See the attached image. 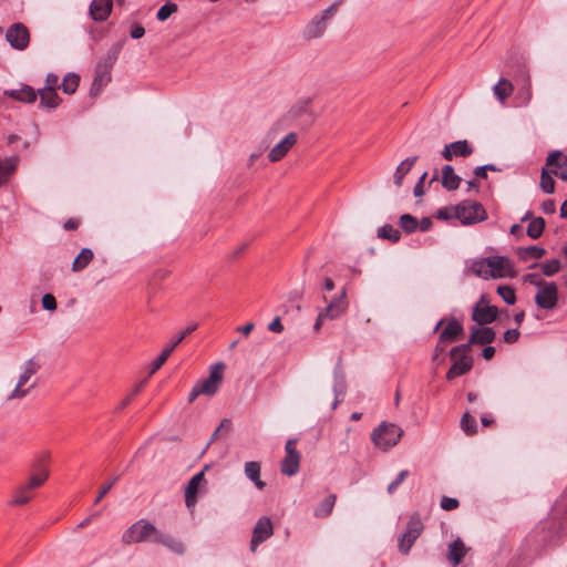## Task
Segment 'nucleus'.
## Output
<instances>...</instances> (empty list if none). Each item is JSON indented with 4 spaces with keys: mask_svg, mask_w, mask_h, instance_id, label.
Masks as SVG:
<instances>
[{
    "mask_svg": "<svg viewBox=\"0 0 567 567\" xmlns=\"http://www.w3.org/2000/svg\"><path fill=\"white\" fill-rule=\"evenodd\" d=\"M470 271L485 280L491 278H514L516 276L511 259L505 256H489L474 259L471 262Z\"/></svg>",
    "mask_w": 567,
    "mask_h": 567,
    "instance_id": "f257e3e1",
    "label": "nucleus"
},
{
    "mask_svg": "<svg viewBox=\"0 0 567 567\" xmlns=\"http://www.w3.org/2000/svg\"><path fill=\"white\" fill-rule=\"evenodd\" d=\"M40 369L41 364L34 358H31L21 364L16 386L7 396V400L12 401L25 398L31 390L37 386V382L32 380V378L40 371Z\"/></svg>",
    "mask_w": 567,
    "mask_h": 567,
    "instance_id": "f03ea898",
    "label": "nucleus"
},
{
    "mask_svg": "<svg viewBox=\"0 0 567 567\" xmlns=\"http://www.w3.org/2000/svg\"><path fill=\"white\" fill-rule=\"evenodd\" d=\"M338 7L339 2H334L327 9L315 14L302 30L303 39L315 40L322 38L327 31L328 23L337 13Z\"/></svg>",
    "mask_w": 567,
    "mask_h": 567,
    "instance_id": "7ed1b4c3",
    "label": "nucleus"
},
{
    "mask_svg": "<svg viewBox=\"0 0 567 567\" xmlns=\"http://www.w3.org/2000/svg\"><path fill=\"white\" fill-rule=\"evenodd\" d=\"M402 435L403 430L399 425L394 423L382 422L372 431L371 440L375 447L386 452L399 443Z\"/></svg>",
    "mask_w": 567,
    "mask_h": 567,
    "instance_id": "20e7f679",
    "label": "nucleus"
},
{
    "mask_svg": "<svg viewBox=\"0 0 567 567\" xmlns=\"http://www.w3.org/2000/svg\"><path fill=\"white\" fill-rule=\"evenodd\" d=\"M158 529L154 524L146 519H140L131 525L122 535V542L125 545L143 543L146 540L154 542Z\"/></svg>",
    "mask_w": 567,
    "mask_h": 567,
    "instance_id": "39448f33",
    "label": "nucleus"
},
{
    "mask_svg": "<svg viewBox=\"0 0 567 567\" xmlns=\"http://www.w3.org/2000/svg\"><path fill=\"white\" fill-rule=\"evenodd\" d=\"M453 216L463 225H471L486 219L484 207L476 202L463 200L458 205L451 208Z\"/></svg>",
    "mask_w": 567,
    "mask_h": 567,
    "instance_id": "423d86ee",
    "label": "nucleus"
},
{
    "mask_svg": "<svg viewBox=\"0 0 567 567\" xmlns=\"http://www.w3.org/2000/svg\"><path fill=\"white\" fill-rule=\"evenodd\" d=\"M470 344H460L450 351L451 358L455 360L446 373L447 380H453L456 377L465 374L473 367V358L470 353Z\"/></svg>",
    "mask_w": 567,
    "mask_h": 567,
    "instance_id": "0eeeda50",
    "label": "nucleus"
},
{
    "mask_svg": "<svg viewBox=\"0 0 567 567\" xmlns=\"http://www.w3.org/2000/svg\"><path fill=\"white\" fill-rule=\"evenodd\" d=\"M347 307V291L342 289L339 296L332 298L324 308L319 309L313 330L319 331L324 320L338 319L346 312Z\"/></svg>",
    "mask_w": 567,
    "mask_h": 567,
    "instance_id": "6e6552de",
    "label": "nucleus"
},
{
    "mask_svg": "<svg viewBox=\"0 0 567 567\" xmlns=\"http://www.w3.org/2000/svg\"><path fill=\"white\" fill-rule=\"evenodd\" d=\"M424 529L423 523L417 514L410 516L406 523V529L399 539V551L408 555Z\"/></svg>",
    "mask_w": 567,
    "mask_h": 567,
    "instance_id": "1a4fd4ad",
    "label": "nucleus"
},
{
    "mask_svg": "<svg viewBox=\"0 0 567 567\" xmlns=\"http://www.w3.org/2000/svg\"><path fill=\"white\" fill-rule=\"evenodd\" d=\"M310 103H311L310 97H302V99H299L298 101H296L291 105L289 111L282 116V118L272 125V127L269 130V132L267 134V137L269 140H272L277 135V133H279L282 130L285 122H292V121L297 120L298 117H300L305 114H308Z\"/></svg>",
    "mask_w": 567,
    "mask_h": 567,
    "instance_id": "9d476101",
    "label": "nucleus"
},
{
    "mask_svg": "<svg viewBox=\"0 0 567 567\" xmlns=\"http://www.w3.org/2000/svg\"><path fill=\"white\" fill-rule=\"evenodd\" d=\"M225 368L223 362H217L210 365L209 375L206 379L196 382L203 395L213 396L218 392L224 380Z\"/></svg>",
    "mask_w": 567,
    "mask_h": 567,
    "instance_id": "9b49d317",
    "label": "nucleus"
},
{
    "mask_svg": "<svg viewBox=\"0 0 567 567\" xmlns=\"http://www.w3.org/2000/svg\"><path fill=\"white\" fill-rule=\"evenodd\" d=\"M297 440L289 439L285 445L286 455L281 461L280 471L284 475L293 476L299 471L300 453L296 449Z\"/></svg>",
    "mask_w": 567,
    "mask_h": 567,
    "instance_id": "f8f14e48",
    "label": "nucleus"
},
{
    "mask_svg": "<svg viewBox=\"0 0 567 567\" xmlns=\"http://www.w3.org/2000/svg\"><path fill=\"white\" fill-rule=\"evenodd\" d=\"M558 288L555 282L539 281L535 302L539 308L553 309L557 305Z\"/></svg>",
    "mask_w": 567,
    "mask_h": 567,
    "instance_id": "ddd939ff",
    "label": "nucleus"
},
{
    "mask_svg": "<svg viewBox=\"0 0 567 567\" xmlns=\"http://www.w3.org/2000/svg\"><path fill=\"white\" fill-rule=\"evenodd\" d=\"M274 534L272 523L269 517L262 516L255 524L250 540V551L255 553L260 544L270 538Z\"/></svg>",
    "mask_w": 567,
    "mask_h": 567,
    "instance_id": "4468645a",
    "label": "nucleus"
},
{
    "mask_svg": "<svg viewBox=\"0 0 567 567\" xmlns=\"http://www.w3.org/2000/svg\"><path fill=\"white\" fill-rule=\"evenodd\" d=\"M6 39L16 50H24L30 42V33L23 23L12 24L6 33Z\"/></svg>",
    "mask_w": 567,
    "mask_h": 567,
    "instance_id": "2eb2a0df",
    "label": "nucleus"
},
{
    "mask_svg": "<svg viewBox=\"0 0 567 567\" xmlns=\"http://www.w3.org/2000/svg\"><path fill=\"white\" fill-rule=\"evenodd\" d=\"M197 329V323H193L188 326L179 336L176 337V339L167 344L162 353L152 362L150 374H154L157 370L162 368V365L166 362L171 353L174 351V349L185 339L187 334L195 331Z\"/></svg>",
    "mask_w": 567,
    "mask_h": 567,
    "instance_id": "dca6fc26",
    "label": "nucleus"
},
{
    "mask_svg": "<svg viewBox=\"0 0 567 567\" xmlns=\"http://www.w3.org/2000/svg\"><path fill=\"white\" fill-rule=\"evenodd\" d=\"M498 310L495 306L485 302L484 297L475 305L472 312V319L480 326L492 323L496 320Z\"/></svg>",
    "mask_w": 567,
    "mask_h": 567,
    "instance_id": "f3484780",
    "label": "nucleus"
},
{
    "mask_svg": "<svg viewBox=\"0 0 567 567\" xmlns=\"http://www.w3.org/2000/svg\"><path fill=\"white\" fill-rule=\"evenodd\" d=\"M298 135L290 132L282 140H280L268 153L270 162L276 163L284 158L288 152L297 144Z\"/></svg>",
    "mask_w": 567,
    "mask_h": 567,
    "instance_id": "a211bd4d",
    "label": "nucleus"
},
{
    "mask_svg": "<svg viewBox=\"0 0 567 567\" xmlns=\"http://www.w3.org/2000/svg\"><path fill=\"white\" fill-rule=\"evenodd\" d=\"M546 167H555L550 169V173L563 181H567V156L560 151H553L548 154Z\"/></svg>",
    "mask_w": 567,
    "mask_h": 567,
    "instance_id": "6ab92c4d",
    "label": "nucleus"
},
{
    "mask_svg": "<svg viewBox=\"0 0 567 567\" xmlns=\"http://www.w3.org/2000/svg\"><path fill=\"white\" fill-rule=\"evenodd\" d=\"M496 333L489 327H472L471 336L468 342L465 344H470V350L473 344H489L495 340Z\"/></svg>",
    "mask_w": 567,
    "mask_h": 567,
    "instance_id": "aec40b11",
    "label": "nucleus"
},
{
    "mask_svg": "<svg viewBox=\"0 0 567 567\" xmlns=\"http://www.w3.org/2000/svg\"><path fill=\"white\" fill-rule=\"evenodd\" d=\"M333 394L334 400L332 402L331 409L336 410L338 404L340 403V399L346 394L347 392V382H346V374L341 368L340 364H337L333 370Z\"/></svg>",
    "mask_w": 567,
    "mask_h": 567,
    "instance_id": "412c9836",
    "label": "nucleus"
},
{
    "mask_svg": "<svg viewBox=\"0 0 567 567\" xmlns=\"http://www.w3.org/2000/svg\"><path fill=\"white\" fill-rule=\"evenodd\" d=\"M208 467H209L208 465H205L203 471L195 474L189 480V482L185 488V503L188 508L195 506V504L197 502V492H198L199 485L204 481L205 471H207Z\"/></svg>",
    "mask_w": 567,
    "mask_h": 567,
    "instance_id": "4be33fe9",
    "label": "nucleus"
},
{
    "mask_svg": "<svg viewBox=\"0 0 567 567\" xmlns=\"http://www.w3.org/2000/svg\"><path fill=\"white\" fill-rule=\"evenodd\" d=\"M472 153L473 148L466 140H463L446 144L442 152V156L446 161H452L454 156L466 157Z\"/></svg>",
    "mask_w": 567,
    "mask_h": 567,
    "instance_id": "5701e85b",
    "label": "nucleus"
},
{
    "mask_svg": "<svg viewBox=\"0 0 567 567\" xmlns=\"http://www.w3.org/2000/svg\"><path fill=\"white\" fill-rule=\"evenodd\" d=\"M113 0H93L90 4V16L94 21H105L112 12Z\"/></svg>",
    "mask_w": 567,
    "mask_h": 567,
    "instance_id": "b1692460",
    "label": "nucleus"
},
{
    "mask_svg": "<svg viewBox=\"0 0 567 567\" xmlns=\"http://www.w3.org/2000/svg\"><path fill=\"white\" fill-rule=\"evenodd\" d=\"M463 326L455 318H452L440 333L439 341L455 342L463 334Z\"/></svg>",
    "mask_w": 567,
    "mask_h": 567,
    "instance_id": "393cba45",
    "label": "nucleus"
},
{
    "mask_svg": "<svg viewBox=\"0 0 567 567\" xmlns=\"http://www.w3.org/2000/svg\"><path fill=\"white\" fill-rule=\"evenodd\" d=\"M4 95L20 102L32 103L37 100L38 94L32 86L21 84L19 89L6 90Z\"/></svg>",
    "mask_w": 567,
    "mask_h": 567,
    "instance_id": "a878e982",
    "label": "nucleus"
},
{
    "mask_svg": "<svg viewBox=\"0 0 567 567\" xmlns=\"http://www.w3.org/2000/svg\"><path fill=\"white\" fill-rule=\"evenodd\" d=\"M467 553L465 544L460 539H455L449 545L447 560L456 567Z\"/></svg>",
    "mask_w": 567,
    "mask_h": 567,
    "instance_id": "bb28decb",
    "label": "nucleus"
},
{
    "mask_svg": "<svg viewBox=\"0 0 567 567\" xmlns=\"http://www.w3.org/2000/svg\"><path fill=\"white\" fill-rule=\"evenodd\" d=\"M154 542L162 544L163 546H165L175 554L182 555L184 553V545L182 544V542H179L169 534H165L158 530L156 537L154 538Z\"/></svg>",
    "mask_w": 567,
    "mask_h": 567,
    "instance_id": "cd10ccee",
    "label": "nucleus"
},
{
    "mask_svg": "<svg viewBox=\"0 0 567 567\" xmlns=\"http://www.w3.org/2000/svg\"><path fill=\"white\" fill-rule=\"evenodd\" d=\"M461 177L455 174L451 165L442 167V186L447 190H455L460 187Z\"/></svg>",
    "mask_w": 567,
    "mask_h": 567,
    "instance_id": "c85d7f7f",
    "label": "nucleus"
},
{
    "mask_svg": "<svg viewBox=\"0 0 567 567\" xmlns=\"http://www.w3.org/2000/svg\"><path fill=\"white\" fill-rule=\"evenodd\" d=\"M417 161V156L408 157L396 167L393 182L396 187H401L403 185L404 177L409 174L415 162Z\"/></svg>",
    "mask_w": 567,
    "mask_h": 567,
    "instance_id": "c756f323",
    "label": "nucleus"
},
{
    "mask_svg": "<svg viewBox=\"0 0 567 567\" xmlns=\"http://www.w3.org/2000/svg\"><path fill=\"white\" fill-rule=\"evenodd\" d=\"M245 475L254 482L258 489H264L266 483L260 480V464L255 461L245 463Z\"/></svg>",
    "mask_w": 567,
    "mask_h": 567,
    "instance_id": "7c9ffc66",
    "label": "nucleus"
},
{
    "mask_svg": "<svg viewBox=\"0 0 567 567\" xmlns=\"http://www.w3.org/2000/svg\"><path fill=\"white\" fill-rule=\"evenodd\" d=\"M513 91L514 86L512 82L505 78H501L499 81L493 86V92L502 104H504L505 100L512 95Z\"/></svg>",
    "mask_w": 567,
    "mask_h": 567,
    "instance_id": "2f4dec72",
    "label": "nucleus"
},
{
    "mask_svg": "<svg viewBox=\"0 0 567 567\" xmlns=\"http://www.w3.org/2000/svg\"><path fill=\"white\" fill-rule=\"evenodd\" d=\"M18 158L14 156L1 159L0 185L8 183L10 176L16 172Z\"/></svg>",
    "mask_w": 567,
    "mask_h": 567,
    "instance_id": "473e14b6",
    "label": "nucleus"
},
{
    "mask_svg": "<svg viewBox=\"0 0 567 567\" xmlns=\"http://www.w3.org/2000/svg\"><path fill=\"white\" fill-rule=\"evenodd\" d=\"M41 104L54 109L60 103V97L56 93V90L54 87H43L39 90Z\"/></svg>",
    "mask_w": 567,
    "mask_h": 567,
    "instance_id": "72a5a7b5",
    "label": "nucleus"
},
{
    "mask_svg": "<svg viewBox=\"0 0 567 567\" xmlns=\"http://www.w3.org/2000/svg\"><path fill=\"white\" fill-rule=\"evenodd\" d=\"M337 496L334 494H330L323 501L320 502L318 507L315 509L313 515L318 518L328 517L336 504Z\"/></svg>",
    "mask_w": 567,
    "mask_h": 567,
    "instance_id": "f704fd0d",
    "label": "nucleus"
},
{
    "mask_svg": "<svg viewBox=\"0 0 567 567\" xmlns=\"http://www.w3.org/2000/svg\"><path fill=\"white\" fill-rule=\"evenodd\" d=\"M93 251L90 248H83L72 264L73 271L83 270L93 259Z\"/></svg>",
    "mask_w": 567,
    "mask_h": 567,
    "instance_id": "c9c22d12",
    "label": "nucleus"
},
{
    "mask_svg": "<svg viewBox=\"0 0 567 567\" xmlns=\"http://www.w3.org/2000/svg\"><path fill=\"white\" fill-rule=\"evenodd\" d=\"M378 237L398 243L401 238V233L392 225L386 224L378 230Z\"/></svg>",
    "mask_w": 567,
    "mask_h": 567,
    "instance_id": "e433bc0d",
    "label": "nucleus"
},
{
    "mask_svg": "<svg viewBox=\"0 0 567 567\" xmlns=\"http://www.w3.org/2000/svg\"><path fill=\"white\" fill-rule=\"evenodd\" d=\"M545 228V220L542 217H537L530 220L527 227V235L536 239L542 236Z\"/></svg>",
    "mask_w": 567,
    "mask_h": 567,
    "instance_id": "4c0bfd02",
    "label": "nucleus"
},
{
    "mask_svg": "<svg viewBox=\"0 0 567 567\" xmlns=\"http://www.w3.org/2000/svg\"><path fill=\"white\" fill-rule=\"evenodd\" d=\"M95 86L103 87L111 81V72L103 64H97L95 69Z\"/></svg>",
    "mask_w": 567,
    "mask_h": 567,
    "instance_id": "58836bf2",
    "label": "nucleus"
},
{
    "mask_svg": "<svg viewBox=\"0 0 567 567\" xmlns=\"http://www.w3.org/2000/svg\"><path fill=\"white\" fill-rule=\"evenodd\" d=\"M551 173L547 169V167H544L540 175V188L546 194H553L555 190V181Z\"/></svg>",
    "mask_w": 567,
    "mask_h": 567,
    "instance_id": "ea45409f",
    "label": "nucleus"
},
{
    "mask_svg": "<svg viewBox=\"0 0 567 567\" xmlns=\"http://www.w3.org/2000/svg\"><path fill=\"white\" fill-rule=\"evenodd\" d=\"M80 78L74 73H69L62 81V90L66 94H72L79 86Z\"/></svg>",
    "mask_w": 567,
    "mask_h": 567,
    "instance_id": "a19ab883",
    "label": "nucleus"
},
{
    "mask_svg": "<svg viewBox=\"0 0 567 567\" xmlns=\"http://www.w3.org/2000/svg\"><path fill=\"white\" fill-rule=\"evenodd\" d=\"M417 220L410 214H403L400 217V227L408 234L414 233L417 229Z\"/></svg>",
    "mask_w": 567,
    "mask_h": 567,
    "instance_id": "79ce46f5",
    "label": "nucleus"
},
{
    "mask_svg": "<svg viewBox=\"0 0 567 567\" xmlns=\"http://www.w3.org/2000/svg\"><path fill=\"white\" fill-rule=\"evenodd\" d=\"M461 427L468 435L476 433L477 423L475 417L468 413H465L461 419Z\"/></svg>",
    "mask_w": 567,
    "mask_h": 567,
    "instance_id": "37998d69",
    "label": "nucleus"
},
{
    "mask_svg": "<svg viewBox=\"0 0 567 567\" xmlns=\"http://www.w3.org/2000/svg\"><path fill=\"white\" fill-rule=\"evenodd\" d=\"M31 498V491L25 485H22L16 491V496L12 501V504L23 505L27 504Z\"/></svg>",
    "mask_w": 567,
    "mask_h": 567,
    "instance_id": "c03bdc74",
    "label": "nucleus"
},
{
    "mask_svg": "<svg viewBox=\"0 0 567 567\" xmlns=\"http://www.w3.org/2000/svg\"><path fill=\"white\" fill-rule=\"evenodd\" d=\"M177 11V4L176 3H173V2H167L165 3L164 6H162L157 13H156V18L157 20L159 21H165L167 20L173 13H175Z\"/></svg>",
    "mask_w": 567,
    "mask_h": 567,
    "instance_id": "a18cd8bd",
    "label": "nucleus"
},
{
    "mask_svg": "<svg viewBox=\"0 0 567 567\" xmlns=\"http://www.w3.org/2000/svg\"><path fill=\"white\" fill-rule=\"evenodd\" d=\"M497 293L507 305H514L516 301L515 290L511 286H498Z\"/></svg>",
    "mask_w": 567,
    "mask_h": 567,
    "instance_id": "49530a36",
    "label": "nucleus"
},
{
    "mask_svg": "<svg viewBox=\"0 0 567 567\" xmlns=\"http://www.w3.org/2000/svg\"><path fill=\"white\" fill-rule=\"evenodd\" d=\"M542 271L545 276H553L559 271L560 261L558 259L546 260L542 264Z\"/></svg>",
    "mask_w": 567,
    "mask_h": 567,
    "instance_id": "de8ad7c7",
    "label": "nucleus"
},
{
    "mask_svg": "<svg viewBox=\"0 0 567 567\" xmlns=\"http://www.w3.org/2000/svg\"><path fill=\"white\" fill-rule=\"evenodd\" d=\"M48 477L49 473L47 471H42L40 474L32 475L25 486L31 491L41 486Z\"/></svg>",
    "mask_w": 567,
    "mask_h": 567,
    "instance_id": "09e8293b",
    "label": "nucleus"
},
{
    "mask_svg": "<svg viewBox=\"0 0 567 567\" xmlns=\"http://www.w3.org/2000/svg\"><path fill=\"white\" fill-rule=\"evenodd\" d=\"M409 472L406 470H402L396 478L392 481L388 486V493L392 494L400 485L401 483L408 477Z\"/></svg>",
    "mask_w": 567,
    "mask_h": 567,
    "instance_id": "8fccbe9b",
    "label": "nucleus"
},
{
    "mask_svg": "<svg viewBox=\"0 0 567 567\" xmlns=\"http://www.w3.org/2000/svg\"><path fill=\"white\" fill-rule=\"evenodd\" d=\"M42 307L48 311H53L56 309V300L53 295L45 293L42 297Z\"/></svg>",
    "mask_w": 567,
    "mask_h": 567,
    "instance_id": "3c124183",
    "label": "nucleus"
},
{
    "mask_svg": "<svg viewBox=\"0 0 567 567\" xmlns=\"http://www.w3.org/2000/svg\"><path fill=\"white\" fill-rule=\"evenodd\" d=\"M460 505L458 501L456 498H452V497H447V496H444L442 499H441V507L444 509V511H452V509H455L457 508Z\"/></svg>",
    "mask_w": 567,
    "mask_h": 567,
    "instance_id": "603ef678",
    "label": "nucleus"
},
{
    "mask_svg": "<svg viewBox=\"0 0 567 567\" xmlns=\"http://www.w3.org/2000/svg\"><path fill=\"white\" fill-rule=\"evenodd\" d=\"M487 171L495 172V171H497V168L493 164H486V165H483V166H477L474 169V174H475L476 177L486 178L487 177Z\"/></svg>",
    "mask_w": 567,
    "mask_h": 567,
    "instance_id": "864d4df0",
    "label": "nucleus"
},
{
    "mask_svg": "<svg viewBox=\"0 0 567 567\" xmlns=\"http://www.w3.org/2000/svg\"><path fill=\"white\" fill-rule=\"evenodd\" d=\"M117 477L112 478L110 482L105 483L102 488L100 489L94 503L97 504L102 501V498L110 492V489L115 484Z\"/></svg>",
    "mask_w": 567,
    "mask_h": 567,
    "instance_id": "5fc2aeb1",
    "label": "nucleus"
},
{
    "mask_svg": "<svg viewBox=\"0 0 567 567\" xmlns=\"http://www.w3.org/2000/svg\"><path fill=\"white\" fill-rule=\"evenodd\" d=\"M124 42H125V40H121V41L116 42L114 45H112L109 49L106 55L111 56V60H117L118 54L124 45Z\"/></svg>",
    "mask_w": 567,
    "mask_h": 567,
    "instance_id": "6e6d98bb",
    "label": "nucleus"
},
{
    "mask_svg": "<svg viewBox=\"0 0 567 567\" xmlns=\"http://www.w3.org/2000/svg\"><path fill=\"white\" fill-rule=\"evenodd\" d=\"M519 331L517 329H509L504 332V341L507 343H515L519 339Z\"/></svg>",
    "mask_w": 567,
    "mask_h": 567,
    "instance_id": "4d7b16f0",
    "label": "nucleus"
},
{
    "mask_svg": "<svg viewBox=\"0 0 567 567\" xmlns=\"http://www.w3.org/2000/svg\"><path fill=\"white\" fill-rule=\"evenodd\" d=\"M525 252L533 256L536 259H539L546 254V250L542 247L530 246L525 249Z\"/></svg>",
    "mask_w": 567,
    "mask_h": 567,
    "instance_id": "13d9d810",
    "label": "nucleus"
},
{
    "mask_svg": "<svg viewBox=\"0 0 567 567\" xmlns=\"http://www.w3.org/2000/svg\"><path fill=\"white\" fill-rule=\"evenodd\" d=\"M268 330L275 333H281L284 331V326L281 323L280 317H276L269 324Z\"/></svg>",
    "mask_w": 567,
    "mask_h": 567,
    "instance_id": "bf43d9fd",
    "label": "nucleus"
},
{
    "mask_svg": "<svg viewBox=\"0 0 567 567\" xmlns=\"http://www.w3.org/2000/svg\"><path fill=\"white\" fill-rule=\"evenodd\" d=\"M426 175H427L426 173H423L422 176L420 177L419 182L414 186L413 193H414L415 197H420L424 194L423 183L426 178Z\"/></svg>",
    "mask_w": 567,
    "mask_h": 567,
    "instance_id": "052dcab7",
    "label": "nucleus"
},
{
    "mask_svg": "<svg viewBox=\"0 0 567 567\" xmlns=\"http://www.w3.org/2000/svg\"><path fill=\"white\" fill-rule=\"evenodd\" d=\"M542 210L545 214H554L556 212V205L553 199H546L542 204Z\"/></svg>",
    "mask_w": 567,
    "mask_h": 567,
    "instance_id": "680f3d73",
    "label": "nucleus"
},
{
    "mask_svg": "<svg viewBox=\"0 0 567 567\" xmlns=\"http://www.w3.org/2000/svg\"><path fill=\"white\" fill-rule=\"evenodd\" d=\"M417 224H419L417 228L421 231H429L433 226V223H432L431 218H429V217H423L420 221H417Z\"/></svg>",
    "mask_w": 567,
    "mask_h": 567,
    "instance_id": "e2e57ef3",
    "label": "nucleus"
},
{
    "mask_svg": "<svg viewBox=\"0 0 567 567\" xmlns=\"http://www.w3.org/2000/svg\"><path fill=\"white\" fill-rule=\"evenodd\" d=\"M144 34H145V29L140 24H136L131 29V37L133 39H136V40L141 39Z\"/></svg>",
    "mask_w": 567,
    "mask_h": 567,
    "instance_id": "0e129e2a",
    "label": "nucleus"
},
{
    "mask_svg": "<svg viewBox=\"0 0 567 567\" xmlns=\"http://www.w3.org/2000/svg\"><path fill=\"white\" fill-rule=\"evenodd\" d=\"M58 81H59V78L56 74L49 73L45 79L47 85L44 87H54L55 89Z\"/></svg>",
    "mask_w": 567,
    "mask_h": 567,
    "instance_id": "69168bd1",
    "label": "nucleus"
},
{
    "mask_svg": "<svg viewBox=\"0 0 567 567\" xmlns=\"http://www.w3.org/2000/svg\"><path fill=\"white\" fill-rule=\"evenodd\" d=\"M199 395H203V393H202L200 389L198 388V385L195 383L193 386V390L189 393L188 402L193 403Z\"/></svg>",
    "mask_w": 567,
    "mask_h": 567,
    "instance_id": "338daca9",
    "label": "nucleus"
},
{
    "mask_svg": "<svg viewBox=\"0 0 567 567\" xmlns=\"http://www.w3.org/2000/svg\"><path fill=\"white\" fill-rule=\"evenodd\" d=\"M495 354V348L492 346H487L483 349V358L485 360H491Z\"/></svg>",
    "mask_w": 567,
    "mask_h": 567,
    "instance_id": "774afa93",
    "label": "nucleus"
}]
</instances>
